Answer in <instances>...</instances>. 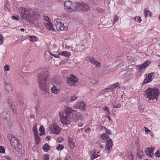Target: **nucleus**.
I'll return each instance as SVG.
<instances>
[{"instance_id":"nucleus-1","label":"nucleus","mask_w":160,"mask_h":160,"mask_svg":"<svg viewBox=\"0 0 160 160\" xmlns=\"http://www.w3.org/2000/svg\"><path fill=\"white\" fill-rule=\"evenodd\" d=\"M38 80L39 83L41 90L47 95L48 94L49 91L46 84L47 78L49 75L47 70L45 69H39L38 70Z\"/></svg>"},{"instance_id":"nucleus-2","label":"nucleus","mask_w":160,"mask_h":160,"mask_svg":"<svg viewBox=\"0 0 160 160\" xmlns=\"http://www.w3.org/2000/svg\"><path fill=\"white\" fill-rule=\"evenodd\" d=\"M72 109L71 108H68L65 111L59 112V116L61 121L63 125L68 127H70L71 119L70 118V114L72 112Z\"/></svg>"},{"instance_id":"nucleus-3","label":"nucleus","mask_w":160,"mask_h":160,"mask_svg":"<svg viewBox=\"0 0 160 160\" xmlns=\"http://www.w3.org/2000/svg\"><path fill=\"white\" fill-rule=\"evenodd\" d=\"M18 11L22 20L27 21L30 20L32 23H35V21H32L34 20V14L32 9L21 7L19 8Z\"/></svg>"},{"instance_id":"nucleus-4","label":"nucleus","mask_w":160,"mask_h":160,"mask_svg":"<svg viewBox=\"0 0 160 160\" xmlns=\"http://www.w3.org/2000/svg\"><path fill=\"white\" fill-rule=\"evenodd\" d=\"M160 94V91L157 88H150L146 91L147 101L148 102H151L154 99L157 100Z\"/></svg>"},{"instance_id":"nucleus-5","label":"nucleus","mask_w":160,"mask_h":160,"mask_svg":"<svg viewBox=\"0 0 160 160\" xmlns=\"http://www.w3.org/2000/svg\"><path fill=\"white\" fill-rule=\"evenodd\" d=\"M54 25L56 27L57 30L59 31L66 30L68 29V28L65 27L64 24L61 22L60 19H55L54 20Z\"/></svg>"},{"instance_id":"nucleus-6","label":"nucleus","mask_w":160,"mask_h":160,"mask_svg":"<svg viewBox=\"0 0 160 160\" xmlns=\"http://www.w3.org/2000/svg\"><path fill=\"white\" fill-rule=\"evenodd\" d=\"M8 137L9 139H10L11 144L14 148L18 149L20 147V145L18 139L15 137H12L11 134L8 135Z\"/></svg>"},{"instance_id":"nucleus-7","label":"nucleus","mask_w":160,"mask_h":160,"mask_svg":"<svg viewBox=\"0 0 160 160\" xmlns=\"http://www.w3.org/2000/svg\"><path fill=\"white\" fill-rule=\"evenodd\" d=\"M106 139H107V143L105 146V150L108 153L112 149V147L113 144L112 139L109 138V136L108 135H106Z\"/></svg>"},{"instance_id":"nucleus-8","label":"nucleus","mask_w":160,"mask_h":160,"mask_svg":"<svg viewBox=\"0 0 160 160\" xmlns=\"http://www.w3.org/2000/svg\"><path fill=\"white\" fill-rule=\"evenodd\" d=\"M150 64V62L149 61H146L143 63L142 65H139L136 66V68L139 72H143L146 67Z\"/></svg>"},{"instance_id":"nucleus-9","label":"nucleus","mask_w":160,"mask_h":160,"mask_svg":"<svg viewBox=\"0 0 160 160\" xmlns=\"http://www.w3.org/2000/svg\"><path fill=\"white\" fill-rule=\"evenodd\" d=\"M64 5L65 9L68 12H71L75 10L74 7L71 1H65L64 2Z\"/></svg>"},{"instance_id":"nucleus-10","label":"nucleus","mask_w":160,"mask_h":160,"mask_svg":"<svg viewBox=\"0 0 160 160\" xmlns=\"http://www.w3.org/2000/svg\"><path fill=\"white\" fill-rule=\"evenodd\" d=\"M49 128L51 131V133L55 134H58L59 133L60 128L55 123L50 125Z\"/></svg>"},{"instance_id":"nucleus-11","label":"nucleus","mask_w":160,"mask_h":160,"mask_svg":"<svg viewBox=\"0 0 160 160\" xmlns=\"http://www.w3.org/2000/svg\"><path fill=\"white\" fill-rule=\"evenodd\" d=\"M44 24L49 30H53V26L51 22L49 21V18L47 16L44 17Z\"/></svg>"},{"instance_id":"nucleus-12","label":"nucleus","mask_w":160,"mask_h":160,"mask_svg":"<svg viewBox=\"0 0 160 160\" xmlns=\"http://www.w3.org/2000/svg\"><path fill=\"white\" fill-rule=\"evenodd\" d=\"M78 7L79 9L83 11H88L90 9L89 6L86 3L84 2L78 3Z\"/></svg>"},{"instance_id":"nucleus-13","label":"nucleus","mask_w":160,"mask_h":160,"mask_svg":"<svg viewBox=\"0 0 160 160\" xmlns=\"http://www.w3.org/2000/svg\"><path fill=\"white\" fill-rule=\"evenodd\" d=\"M86 60L89 61V62H91L92 64L97 67H99L100 66V63L99 62L95 61L94 58L92 56L87 58Z\"/></svg>"},{"instance_id":"nucleus-14","label":"nucleus","mask_w":160,"mask_h":160,"mask_svg":"<svg viewBox=\"0 0 160 160\" xmlns=\"http://www.w3.org/2000/svg\"><path fill=\"white\" fill-rule=\"evenodd\" d=\"M70 77L68 78L67 82L70 85L72 86L76 83L77 81V79L73 75H70Z\"/></svg>"},{"instance_id":"nucleus-15","label":"nucleus","mask_w":160,"mask_h":160,"mask_svg":"<svg viewBox=\"0 0 160 160\" xmlns=\"http://www.w3.org/2000/svg\"><path fill=\"white\" fill-rule=\"evenodd\" d=\"M153 73L152 72L148 74V76H146V78L143 81V84H145L150 82L152 80V76Z\"/></svg>"},{"instance_id":"nucleus-16","label":"nucleus","mask_w":160,"mask_h":160,"mask_svg":"<svg viewBox=\"0 0 160 160\" xmlns=\"http://www.w3.org/2000/svg\"><path fill=\"white\" fill-rule=\"evenodd\" d=\"M71 113H72V118L75 120L76 121L81 118V115L79 113L73 110Z\"/></svg>"},{"instance_id":"nucleus-17","label":"nucleus","mask_w":160,"mask_h":160,"mask_svg":"<svg viewBox=\"0 0 160 160\" xmlns=\"http://www.w3.org/2000/svg\"><path fill=\"white\" fill-rule=\"evenodd\" d=\"M44 55V57L46 60L47 61H49L52 58V54L51 52L48 51H45Z\"/></svg>"},{"instance_id":"nucleus-18","label":"nucleus","mask_w":160,"mask_h":160,"mask_svg":"<svg viewBox=\"0 0 160 160\" xmlns=\"http://www.w3.org/2000/svg\"><path fill=\"white\" fill-rule=\"evenodd\" d=\"M119 85V84L118 83H116L112 85L109 88H107L106 89V90H108V91H106V92H112V93H114L113 90L117 87H118Z\"/></svg>"},{"instance_id":"nucleus-19","label":"nucleus","mask_w":160,"mask_h":160,"mask_svg":"<svg viewBox=\"0 0 160 160\" xmlns=\"http://www.w3.org/2000/svg\"><path fill=\"white\" fill-rule=\"evenodd\" d=\"M154 149V148H148L147 149L145 150V152L147 155L149 157H151L153 155V151Z\"/></svg>"},{"instance_id":"nucleus-20","label":"nucleus","mask_w":160,"mask_h":160,"mask_svg":"<svg viewBox=\"0 0 160 160\" xmlns=\"http://www.w3.org/2000/svg\"><path fill=\"white\" fill-rule=\"evenodd\" d=\"M5 85L6 89L8 92H10L12 91V88L10 83L6 82Z\"/></svg>"},{"instance_id":"nucleus-21","label":"nucleus","mask_w":160,"mask_h":160,"mask_svg":"<svg viewBox=\"0 0 160 160\" xmlns=\"http://www.w3.org/2000/svg\"><path fill=\"white\" fill-rule=\"evenodd\" d=\"M89 81L93 84H96L99 83L98 79L95 78L92 76H91L90 77Z\"/></svg>"},{"instance_id":"nucleus-22","label":"nucleus","mask_w":160,"mask_h":160,"mask_svg":"<svg viewBox=\"0 0 160 160\" xmlns=\"http://www.w3.org/2000/svg\"><path fill=\"white\" fill-rule=\"evenodd\" d=\"M51 90L52 92L55 94H58L60 92V89L54 85L53 86Z\"/></svg>"},{"instance_id":"nucleus-23","label":"nucleus","mask_w":160,"mask_h":160,"mask_svg":"<svg viewBox=\"0 0 160 160\" xmlns=\"http://www.w3.org/2000/svg\"><path fill=\"white\" fill-rule=\"evenodd\" d=\"M112 104L114 108H119L121 107V104L117 100H115L113 102H112Z\"/></svg>"},{"instance_id":"nucleus-24","label":"nucleus","mask_w":160,"mask_h":160,"mask_svg":"<svg viewBox=\"0 0 160 160\" xmlns=\"http://www.w3.org/2000/svg\"><path fill=\"white\" fill-rule=\"evenodd\" d=\"M78 108L81 110H85L86 109V106L85 103L83 102H79L78 104Z\"/></svg>"},{"instance_id":"nucleus-25","label":"nucleus","mask_w":160,"mask_h":160,"mask_svg":"<svg viewBox=\"0 0 160 160\" xmlns=\"http://www.w3.org/2000/svg\"><path fill=\"white\" fill-rule=\"evenodd\" d=\"M68 142L69 147L71 149L73 148L74 147V143L73 142L72 138H68Z\"/></svg>"},{"instance_id":"nucleus-26","label":"nucleus","mask_w":160,"mask_h":160,"mask_svg":"<svg viewBox=\"0 0 160 160\" xmlns=\"http://www.w3.org/2000/svg\"><path fill=\"white\" fill-rule=\"evenodd\" d=\"M144 14L145 18H146L148 16L151 17V12L148 10H147L146 9H144Z\"/></svg>"},{"instance_id":"nucleus-27","label":"nucleus","mask_w":160,"mask_h":160,"mask_svg":"<svg viewBox=\"0 0 160 160\" xmlns=\"http://www.w3.org/2000/svg\"><path fill=\"white\" fill-rule=\"evenodd\" d=\"M59 54L61 55L64 56L65 57H68L70 56V53L67 51H63L59 53Z\"/></svg>"},{"instance_id":"nucleus-28","label":"nucleus","mask_w":160,"mask_h":160,"mask_svg":"<svg viewBox=\"0 0 160 160\" xmlns=\"http://www.w3.org/2000/svg\"><path fill=\"white\" fill-rule=\"evenodd\" d=\"M39 131L40 132V133H39L40 136H42V135L45 134L44 128L43 126H41L40 127L39 129Z\"/></svg>"},{"instance_id":"nucleus-29","label":"nucleus","mask_w":160,"mask_h":160,"mask_svg":"<svg viewBox=\"0 0 160 160\" xmlns=\"http://www.w3.org/2000/svg\"><path fill=\"white\" fill-rule=\"evenodd\" d=\"M7 102L11 108H13L14 107L13 105L14 102L11 98H8L7 100Z\"/></svg>"},{"instance_id":"nucleus-30","label":"nucleus","mask_w":160,"mask_h":160,"mask_svg":"<svg viewBox=\"0 0 160 160\" xmlns=\"http://www.w3.org/2000/svg\"><path fill=\"white\" fill-rule=\"evenodd\" d=\"M143 155V152L140 150H138L136 154L137 157L139 158H141L142 156Z\"/></svg>"},{"instance_id":"nucleus-31","label":"nucleus","mask_w":160,"mask_h":160,"mask_svg":"<svg viewBox=\"0 0 160 160\" xmlns=\"http://www.w3.org/2000/svg\"><path fill=\"white\" fill-rule=\"evenodd\" d=\"M43 150L45 152H48L50 149L49 146L48 144H45L42 146Z\"/></svg>"},{"instance_id":"nucleus-32","label":"nucleus","mask_w":160,"mask_h":160,"mask_svg":"<svg viewBox=\"0 0 160 160\" xmlns=\"http://www.w3.org/2000/svg\"><path fill=\"white\" fill-rule=\"evenodd\" d=\"M37 124L35 123L32 128V132L34 135L38 134V132L37 128Z\"/></svg>"},{"instance_id":"nucleus-33","label":"nucleus","mask_w":160,"mask_h":160,"mask_svg":"<svg viewBox=\"0 0 160 160\" xmlns=\"http://www.w3.org/2000/svg\"><path fill=\"white\" fill-rule=\"evenodd\" d=\"M35 139L36 140V143L38 144L39 142L40 141V138L38 136V134H34Z\"/></svg>"},{"instance_id":"nucleus-34","label":"nucleus","mask_w":160,"mask_h":160,"mask_svg":"<svg viewBox=\"0 0 160 160\" xmlns=\"http://www.w3.org/2000/svg\"><path fill=\"white\" fill-rule=\"evenodd\" d=\"M64 148V146L61 144H59L57 146V149L58 150H61Z\"/></svg>"},{"instance_id":"nucleus-35","label":"nucleus","mask_w":160,"mask_h":160,"mask_svg":"<svg viewBox=\"0 0 160 160\" xmlns=\"http://www.w3.org/2000/svg\"><path fill=\"white\" fill-rule=\"evenodd\" d=\"M99 156V155L97 154H93L92 155L90 159L91 160H93L94 159L98 157Z\"/></svg>"},{"instance_id":"nucleus-36","label":"nucleus","mask_w":160,"mask_h":160,"mask_svg":"<svg viewBox=\"0 0 160 160\" xmlns=\"http://www.w3.org/2000/svg\"><path fill=\"white\" fill-rule=\"evenodd\" d=\"M77 98V97L75 95H73L71 97L69 101L72 102L76 100Z\"/></svg>"},{"instance_id":"nucleus-37","label":"nucleus","mask_w":160,"mask_h":160,"mask_svg":"<svg viewBox=\"0 0 160 160\" xmlns=\"http://www.w3.org/2000/svg\"><path fill=\"white\" fill-rule=\"evenodd\" d=\"M102 128L105 129V132L107 133L108 134H109V135L111 134V132L110 130L106 128V127H103V126L102 127Z\"/></svg>"},{"instance_id":"nucleus-38","label":"nucleus","mask_w":160,"mask_h":160,"mask_svg":"<svg viewBox=\"0 0 160 160\" xmlns=\"http://www.w3.org/2000/svg\"><path fill=\"white\" fill-rule=\"evenodd\" d=\"M134 19H135L136 22H138L139 23L140 22L142 21L141 18L139 16L134 17Z\"/></svg>"},{"instance_id":"nucleus-39","label":"nucleus","mask_w":160,"mask_h":160,"mask_svg":"<svg viewBox=\"0 0 160 160\" xmlns=\"http://www.w3.org/2000/svg\"><path fill=\"white\" fill-rule=\"evenodd\" d=\"M154 155L156 157H160V150H158L157 152L155 153Z\"/></svg>"},{"instance_id":"nucleus-40","label":"nucleus","mask_w":160,"mask_h":160,"mask_svg":"<svg viewBox=\"0 0 160 160\" xmlns=\"http://www.w3.org/2000/svg\"><path fill=\"white\" fill-rule=\"evenodd\" d=\"M21 78L22 79V81L21 82V83L24 85H27L28 84L27 82L25 79H24L22 78Z\"/></svg>"},{"instance_id":"nucleus-41","label":"nucleus","mask_w":160,"mask_h":160,"mask_svg":"<svg viewBox=\"0 0 160 160\" xmlns=\"http://www.w3.org/2000/svg\"><path fill=\"white\" fill-rule=\"evenodd\" d=\"M96 10L100 13H102L104 12V10L100 8H96Z\"/></svg>"},{"instance_id":"nucleus-42","label":"nucleus","mask_w":160,"mask_h":160,"mask_svg":"<svg viewBox=\"0 0 160 160\" xmlns=\"http://www.w3.org/2000/svg\"><path fill=\"white\" fill-rule=\"evenodd\" d=\"M100 137L102 139L106 140V141L107 140V139H106V134L104 133L102 134V135H101Z\"/></svg>"},{"instance_id":"nucleus-43","label":"nucleus","mask_w":160,"mask_h":160,"mask_svg":"<svg viewBox=\"0 0 160 160\" xmlns=\"http://www.w3.org/2000/svg\"><path fill=\"white\" fill-rule=\"evenodd\" d=\"M30 41L31 42H34L36 41V37L35 36H30Z\"/></svg>"},{"instance_id":"nucleus-44","label":"nucleus","mask_w":160,"mask_h":160,"mask_svg":"<svg viewBox=\"0 0 160 160\" xmlns=\"http://www.w3.org/2000/svg\"><path fill=\"white\" fill-rule=\"evenodd\" d=\"M5 152V149L3 147L0 146V153H3Z\"/></svg>"},{"instance_id":"nucleus-45","label":"nucleus","mask_w":160,"mask_h":160,"mask_svg":"<svg viewBox=\"0 0 160 160\" xmlns=\"http://www.w3.org/2000/svg\"><path fill=\"white\" fill-rule=\"evenodd\" d=\"M118 18L116 15L114 16V18L112 22L113 25L115 22L118 20Z\"/></svg>"},{"instance_id":"nucleus-46","label":"nucleus","mask_w":160,"mask_h":160,"mask_svg":"<svg viewBox=\"0 0 160 160\" xmlns=\"http://www.w3.org/2000/svg\"><path fill=\"white\" fill-rule=\"evenodd\" d=\"M11 18L12 19L16 20L17 21H18L19 20V16H12Z\"/></svg>"},{"instance_id":"nucleus-47","label":"nucleus","mask_w":160,"mask_h":160,"mask_svg":"<svg viewBox=\"0 0 160 160\" xmlns=\"http://www.w3.org/2000/svg\"><path fill=\"white\" fill-rule=\"evenodd\" d=\"M4 69L5 70H6L7 71H8L9 70L10 68L9 66L8 65H6L4 66Z\"/></svg>"},{"instance_id":"nucleus-48","label":"nucleus","mask_w":160,"mask_h":160,"mask_svg":"<svg viewBox=\"0 0 160 160\" xmlns=\"http://www.w3.org/2000/svg\"><path fill=\"white\" fill-rule=\"evenodd\" d=\"M3 158H4L6 160H11L10 157L8 155H5Z\"/></svg>"},{"instance_id":"nucleus-49","label":"nucleus","mask_w":160,"mask_h":160,"mask_svg":"<svg viewBox=\"0 0 160 160\" xmlns=\"http://www.w3.org/2000/svg\"><path fill=\"white\" fill-rule=\"evenodd\" d=\"M3 37L2 35L0 34V45L2 44L3 42Z\"/></svg>"},{"instance_id":"nucleus-50","label":"nucleus","mask_w":160,"mask_h":160,"mask_svg":"<svg viewBox=\"0 0 160 160\" xmlns=\"http://www.w3.org/2000/svg\"><path fill=\"white\" fill-rule=\"evenodd\" d=\"M4 10L6 11H9V9L8 8L7 6V4L5 3L4 6Z\"/></svg>"},{"instance_id":"nucleus-51","label":"nucleus","mask_w":160,"mask_h":160,"mask_svg":"<svg viewBox=\"0 0 160 160\" xmlns=\"http://www.w3.org/2000/svg\"><path fill=\"white\" fill-rule=\"evenodd\" d=\"M63 138L62 137H59L58 138V142H61L63 140Z\"/></svg>"},{"instance_id":"nucleus-52","label":"nucleus","mask_w":160,"mask_h":160,"mask_svg":"<svg viewBox=\"0 0 160 160\" xmlns=\"http://www.w3.org/2000/svg\"><path fill=\"white\" fill-rule=\"evenodd\" d=\"M145 129V132L146 133H148V132H151L150 130L148 129V128L146 127H144Z\"/></svg>"},{"instance_id":"nucleus-53","label":"nucleus","mask_w":160,"mask_h":160,"mask_svg":"<svg viewBox=\"0 0 160 160\" xmlns=\"http://www.w3.org/2000/svg\"><path fill=\"white\" fill-rule=\"evenodd\" d=\"M108 107L105 106L103 108V110L105 111L107 110L108 111V112L109 113V110H108Z\"/></svg>"},{"instance_id":"nucleus-54","label":"nucleus","mask_w":160,"mask_h":160,"mask_svg":"<svg viewBox=\"0 0 160 160\" xmlns=\"http://www.w3.org/2000/svg\"><path fill=\"white\" fill-rule=\"evenodd\" d=\"M65 160H71L70 157L68 155H67L65 158Z\"/></svg>"},{"instance_id":"nucleus-55","label":"nucleus","mask_w":160,"mask_h":160,"mask_svg":"<svg viewBox=\"0 0 160 160\" xmlns=\"http://www.w3.org/2000/svg\"><path fill=\"white\" fill-rule=\"evenodd\" d=\"M49 157L48 155H46L45 156L44 159L45 160H48Z\"/></svg>"},{"instance_id":"nucleus-56","label":"nucleus","mask_w":160,"mask_h":160,"mask_svg":"<svg viewBox=\"0 0 160 160\" xmlns=\"http://www.w3.org/2000/svg\"><path fill=\"white\" fill-rule=\"evenodd\" d=\"M90 129L89 128H88L87 129L85 130V132L86 133H88L90 132Z\"/></svg>"},{"instance_id":"nucleus-57","label":"nucleus","mask_w":160,"mask_h":160,"mask_svg":"<svg viewBox=\"0 0 160 160\" xmlns=\"http://www.w3.org/2000/svg\"><path fill=\"white\" fill-rule=\"evenodd\" d=\"M118 4L122 5L123 4V1L122 0L121 1H119L118 2Z\"/></svg>"},{"instance_id":"nucleus-58","label":"nucleus","mask_w":160,"mask_h":160,"mask_svg":"<svg viewBox=\"0 0 160 160\" xmlns=\"http://www.w3.org/2000/svg\"><path fill=\"white\" fill-rule=\"evenodd\" d=\"M83 125V123H81V122L79 123L78 125V127H82Z\"/></svg>"},{"instance_id":"nucleus-59","label":"nucleus","mask_w":160,"mask_h":160,"mask_svg":"<svg viewBox=\"0 0 160 160\" xmlns=\"http://www.w3.org/2000/svg\"><path fill=\"white\" fill-rule=\"evenodd\" d=\"M30 117L32 118H35V115L33 114H30Z\"/></svg>"},{"instance_id":"nucleus-60","label":"nucleus","mask_w":160,"mask_h":160,"mask_svg":"<svg viewBox=\"0 0 160 160\" xmlns=\"http://www.w3.org/2000/svg\"><path fill=\"white\" fill-rule=\"evenodd\" d=\"M39 109V106L38 105H37L35 108V109L36 111H37L38 109Z\"/></svg>"},{"instance_id":"nucleus-61","label":"nucleus","mask_w":160,"mask_h":160,"mask_svg":"<svg viewBox=\"0 0 160 160\" xmlns=\"http://www.w3.org/2000/svg\"><path fill=\"white\" fill-rule=\"evenodd\" d=\"M50 136H47L45 139H46V140L47 139L48 140H50Z\"/></svg>"},{"instance_id":"nucleus-62","label":"nucleus","mask_w":160,"mask_h":160,"mask_svg":"<svg viewBox=\"0 0 160 160\" xmlns=\"http://www.w3.org/2000/svg\"><path fill=\"white\" fill-rule=\"evenodd\" d=\"M108 118L109 120V121H112V119L109 116H108L107 117Z\"/></svg>"},{"instance_id":"nucleus-63","label":"nucleus","mask_w":160,"mask_h":160,"mask_svg":"<svg viewBox=\"0 0 160 160\" xmlns=\"http://www.w3.org/2000/svg\"><path fill=\"white\" fill-rule=\"evenodd\" d=\"M53 56H54L55 58H58L59 57V56L58 55H56V54H53Z\"/></svg>"},{"instance_id":"nucleus-64","label":"nucleus","mask_w":160,"mask_h":160,"mask_svg":"<svg viewBox=\"0 0 160 160\" xmlns=\"http://www.w3.org/2000/svg\"><path fill=\"white\" fill-rule=\"evenodd\" d=\"M99 147H100V148H101V149H102V148H103V147L101 144H100L99 145Z\"/></svg>"}]
</instances>
